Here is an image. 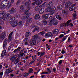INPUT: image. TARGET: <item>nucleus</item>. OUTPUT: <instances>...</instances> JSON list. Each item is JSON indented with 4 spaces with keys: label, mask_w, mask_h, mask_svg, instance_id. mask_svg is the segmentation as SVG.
Masks as SVG:
<instances>
[{
    "label": "nucleus",
    "mask_w": 78,
    "mask_h": 78,
    "mask_svg": "<svg viewBox=\"0 0 78 78\" xmlns=\"http://www.w3.org/2000/svg\"><path fill=\"white\" fill-rule=\"evenodd\" d=\"M42 17L43 19H50V16H49V15L46 14H44L42 15Z\"/></svg>",
    "instance_id": "obj_8"
},
{
    "label": "nucleus",
    "mask_w": 78,
    "mask_h": 78,
    "mask_svg": "<svg viewBox=\"0 0 78 78\" xmlns=\"http://www.w3.org/2000/svg\"><path fill=\"white\" fill-rule=\"evenodd\" d=\"M40 17H41V16L39 14H36L35 16V19H40Z\"/></svg>",
    "instance_id": "obj_23"
},
{
    "label": "nucleus",
    "mask_w": 78,
    "mask_h": 78,
    "mask_svg": "<svg viewBox=\"0 0 78 78\" xmlns=\"http://www.w3.org/2000/svg\"><path fill=\"white\" fill-rule=\"evenodd\" d=\"M7 17H6V16L5 15V12H3L2 13H0V18L2 19V21H5L7 20V19L10 18L11 17V15L10 14H8L7 16Z\"/></svg>",
    "instance_id": "obj_1"
},
{
    "label": "nucleus",
    "mask_w": 78,
    "mask_h": 78,
    "mask_svg": "<svg viewBox=\"0 0 78 78\" xmlns=\"http://www.w3.org/2000/svg\"><path fill=\"white\" fill-rule=\"evenodd\" d=\"M46 3V2H44L42 5H41V6H42L43 7H45V4Z\"/></svg>",
    "instance_id": "obj_46"
},
{
    "label": "nucleus",
    "mask_w": 78,
    "mask_h": 78,
    "mask_svg": "<svg viewBox=\"0 0 78 78\" xmlns=\"http://www.w3.org/2000/svg\"><path fill=\"white\" fill-rule=\"evenodd\" d=\"M4 66L5 67V68L6 69H7V68H8V66L5 65V64H4Z\"/></svg>",
    "instance_id": "obj_56"
},
{
    "label": "nucleus",
    "mask_w": 78,
    "mask_h": 78,
    "mask_svg": "<svg viewBox=\"0 0 78 78\" xmlns=\"http://www.w3.org/2000/svg\"><path fill=\"white\" fill-rule=\"evenodd\" d=\"M45 52H41V53H40L41 55L40 56V58H41V57H42V56H44V55H45Z\"/></svg>",
    "instance_id": "obj_33"
},
{
    "label": "nucleus",
    "mask_w": 78,
    "mask_h": 78,
    "mask_svg": "<svg viewBox=\"0 0 78 78\" xmlns=\"http://www.w3.org/2000/svg\"><path fill=\"white\" fill-rule=\"evenodd\" d=\"M72 4V2H68L66 3L65 7V8H69V6H70Z\"/></svg>",
    "instance_id": "obj_11"
},
{
    "label": "nucleus",
    "mask_w": 78,
    "mask_h": 78,
    "mask_svg": "<svg viewBox=\"0 0 78 78\" xmlns=\"http://www.w3.org/2000/svg\"><path fill=\"white\" fill-rule=\"evenodd\" d=\"M16 11L17 10L15 8L12 7L10 10H9V12H10V14H14L16 12Z\"/></svg>",
    "instance_id": "obj_6"
},
{
    "label": "nucleus",
    "mask_w": 78,
    "mask_h": 78,
    "mask_svg": "<svg viewBox=\"0 0 78 78\" xmlns=\"http://www.w3.org/2000/svg\"><path fill=\"white\" fill-rule=\"evenodd\" d=\"M49 24L50 26H51L52 24H53V25H57L58 22H57L56 20V18H55V17L54 16L51 19Z\"/></svg>",
    "instance_id": "obj_4"
},
{
    "label": "nucleus",
    "mask_w": 78,
    "mask_h": 78,
    "mask_svg": "<svg viewBox=\"0 0 78 78\" xmlns=\"http://www.w3.org/2000/svg\"><path fill=\"white\" fill-rule=\"evenodd\" d=\"M39 39V35L36 34L33 36V38L30 41V43L32 45H36V39Z\"/></svg>",
    "instance_id": "obj_2"
},
{
    "label": "nucleus",
    "mask_w": 78,
    "mask_h": 78,
    "mask_svg": "<svg viewBox=\"0 0 78 78\" xmlns=\"http://www.w3.org/2000/svg\"><path fill=\"white\" fill-rule=\"evenodd\" d=\"M5 36H6V33H5V32H2L0 35L1 38L3 40V39H5Z\"/></svg>",
    "instance_id": "obj_9"
},
{
    "label": "nucleus",
    "mask_w": 78,
    "mask_h": 78,
    "mask_svg": "<svg viewBox=\"0 0 78 78\" xmlns=\"http://www.w3.org/2000/svg\"><path fill=\"white\" fill-rule=\"evenodd\" d=\"M30 18V16L29 15H27L26 16H24L23 18L22 19V20H28Z\"/></svg>",
    "instance_id": "obj_14"
},
{
    "label": "nucleus",
    "mask_w": 78,
    "mask_h": 78,
    "mask_svg": "<svg viewBox=\"0 0 78 78\" xmlns=\"http://www.w3.org/2000/svg\"><path fill=\"white\" fill-rule=\"evenodd\" d=\"M62 60H60L59 61L58 64H59V65H61V64H62Z\"/></svg>",
    "instance_id": "obj_45"
},
{
    "label": "nucleus",
    "mask_w": 78,
    "mask_h": 78,
    "mask_svg": "<svg viewBox=\"0 0 78 78\" xmlns=\"http://www.w3.org/2000/svg\"><path fill=\"white\" fill-rule=\"evenodd\" d=\"M73 18H74V19H75V18H76V13H74L73 14Z\"/></svg>",
    "instance_id": "obj_41"
},
{
    "label": "nucleus",
    "mask_w": 78,
    "mask_h": 78,
    "mask_svg": "<svg viewBox=\"0 0 78 78\" xmlns=\"http://www.w3.org/2000/svg\"><path fill=\"white\" fill-rule=\"evenodd\" d=\"M35 60H36V58H34L33 60L30 63V64H32L35 61Z\"/></svg>",
    "instance_id": "obj_36"
},
{
    "label": "nucleus",
    "mask_w": 78,
    "mask_h": 78,
    "mask_svg": "<svg viewBox=\"0 0 78 78\" xmlns=\"http://www.w3.org/2000/svg\"><path fill=\"white\" fill-rule=\"evenodd\" d=\"M13 33V32H11L9 35L8 37V39L9 40V41H11V39L12 38V34Z\"/></svg>",
    "instance_id": "obj_18"
},
{
    "label": "nucleus",
    "mask_w": 78,
    "mask_h": 78,
    "mask_svg": "<svg viewBox=\"0 0 78 78\" xmlns=\"http://www.w3.org/2000/svg\"><path fill=\"white\" fill-rule=\"evenodd\" d=\"M66 37H64L62 39V42H64L66 39Z\"/></svg>",
    "instance_id": "obj_39"
},
{
    "label": "nucleus",
    "mask_w": 78,
    "mask_h": 78,
    "mask_svg": "<svg viewBox=\"0 0 78 78\" xmlns=\"http://www.w3.org/2000/svg\"><path fill=\"white\" fill-rule=\"evenodd\" d=\"M58 41H59V38H58V37H57L55 38L54 41V42L55 43H56L58 42Z\"/></svg>",
    "instance_id": "obj_32"
},
{
    "label": "nucleus",
    "mask_w": 78,
    "mask_h": 78,
    "mask_svg": "<svg viewBox=\"0 0 78 78\" xmlns=\"http://www.w3.org/2000/svg\"><path fill=\"white\" fill-rule=\"evenodd\" d=\"M43 1L41 0H38L37 1H36V5H41Z\"/></svg>",
    "instance_id": "obj_16"
},
{
    "label": "nucleus",
    "mask_w": 78,
    "mask_h": 78,
    "mask_svg": "<svg viewBox=\"0 0 78 78\" xmlns=\"http://www.w3.org/2000/svg\"><path fill=\"white\" fill-rule=\"evenodd\" d=\"M24 11V12H25V13L26 14H28L29 12L28 10H25L24 11Z\"/></svg>",
    "instance_id": "obj_38"
},
{
    "label": "nucleus",
    "mask_w": 78,
    "mask_h": 78,
    "mask_svg": "<svg viewBox=\"0 0 78 78\" xmlns=\"http://www.w3.org/2000/svg\"><path fill=\"white\" fill-rule=\"evenodd\" d=\"M9 23H12L13 22L12 20L11 19L9 20Z\"/></svg>",
    "instance_id": "obj_51"
},
{
    "label": "nucleus",
    "mask_w": 78,
    "mask_h": 78,
    "mask_svg": "<svg viewBox=\"0 0 78 78\" xmlns=\"http://www.w3.org/2000/svg\"><path fill=\"white\" fill-rule=\"evenodd\" d=\"M2 3L4 6L6 7H8V8H9V7L11 6V3H9V1L7 0H4L2 1V3H0V5H1Z\"/></svg>",
    "instance_id": "obj_5"
},
{
    "label": "nucleus",
    "mask_w": 78,
    "mask_h": 78,
    "mask_svg": "<svg viewBox=\"0 0 78 78\" xmlns=\"http://www.w3.org/2000/svg\"><path fill=\"white\" fill-rule=\"evenodd\" d=\"M7 39H5L4 41V42H3V48H4V47H5L7 45Z\"/></svg>",
    "instance_id": "obj_15"
},
{
    "label": "nucleus",
    "mask_w": 78,
    "mask_h": 78,
    "mask_svg": "<svg viewBox=\"0 0 78 78\" xmlns=\"http://www.w3.org/2000/svg\"><path fill=\"white\" fill-rule=\"evenodd\" d=\"M48 72L47 73H48V74H50L51 73V70H50V69L49 68H48L47 69Z\"/></svg>",
    "instance_id": "obj_30"
},
{
    "label": "nucleus",
    "mask_w": 78,
    "mask_h": 78,
    "mask_svg": "<svg viewBox=\"0 0 78 78\" xmlns=\"http://www.w3.org/2000/svg\"><path fill=\"white\" fill-rule=\"evenodd\" d=\"M47 8L46 9L45 11L46 12H50L51 13V14H53L54 12L56 10V7H53L52 8L49 7L47 6Z\"/></svg>",
    "instance_id": "obj_3"
},
{
    "label": "nucleus",
    "mask_w": 78,
    "mask_h": 78,
    "mask_svg": "<svg viewBox=\"0 0 78 78\" xmlns=\"http://www.w3.org/2000/svg\"><path fill=\"white\" fill-rule=\"evenodd\" d=\"M17 51L16 49L13 52L15 53H16Z\"/></svg>",
    "instance_id": "obj_64"
},
{
    "label": "nucleus",
    "mask_w": 78,
    "mask_h": 78,
    "mask_svg": "<svg viewBox=\"0 0 78 78\" xmlns=\"http://www.w3.org/2000/svg\"><path fill=\"white\" fill-rule=\"evenodd\" d=\"M59 33V30L57 29L54 30L52 32V33L53 34H58Z\"/></svg>",
    "instance_id": "obj_13"
},
{
    "label": "nucleus",
    "mask_w": 78,
    "mask_h": 78,
    "mask_svg": "<svg viewBox=\"0 0 78 78\" xmlns=\"http://www.w3.org/2000/svg\"><path fill=\"white\" fill-rule=\"evenodd\" d=\"M28 73H25L23 75V76L24 77H27L28 76Z\"/></svg>",
    "instance_id": "obj_37"
},
{
    "label": "nucleus",
    "mask_w": 78,
    "mask_h": 78,
    "mask_svg": "<svg viewBox=\"0 0 78 78\" xmlns=\"http://www.w3.org/2000/svg\"><path fill=\"white\" fill-rule=\"evenodd\" d=\"M3 73L2 72H0V78H2V76L3 75Z\"/></svg>",
    "instance_id": "obj_40"
},
{
    "label": "nucleus",
    "mask_w": 78,
    "mask_h": 78,
    "mask_svg": "<svg viewBox=\"0 0 78 78\" xmlns=\"http://www.w3.org/2000/svg\"><path fill=\"white\" fill-rule=\"evenodd\" d=\"M56 18L57 19H58V20H62V18H61V15H57L56 16Z\"/></svg>",
    "instance_id": "obj_27"
},
{
    "label": "nucleus",
    "mask_w": 78,
    "mask_h": 78,
    "mask_svg": "<svg viewBox=\"0 0 78 78\" xmlns=\"http://www.w3.org/2000/svg\"><path fill=\"white\" fill-rule=\"evenodd\" d=\"M0 6V8L1 9H5L6 7V6H5V5H2Z\"/></svg>",
    "instance_id": "obj_35"
},
{
    "label": "nucleus",
    "mask_w": 78,
    "mask_h": 78,
    "mask_svg": "<svg viewBox=\"0 0 78 78\" xmlns=\"http://www.w3.org/2000/svg\"><path fill=\"white\" fill-rule=\"evenodd\" d=\"M76 5V4H73L71 5V6L69 8V11H73V10H75L76 9V7H75V6Z\"/></svg>",
    "instance_id": "obj_7"
},
{
    "label": "nucleus",
    "mask_w": 78,
    "mask_h": 78,
    "mask_svg": "<svg viewBox=\"0 0 78 78\" xmlns=\"http://www.w3.org/2000/svg\"><path fill=\"white\" fill-rule=\"evenodd\" d=\"M32 20H33V19L32 18H30L29 19H28V20H27L28 22H32Z\"/></svg>",
    "instance_id": "obj_43"
},
{
    "label": "nucleus",
    "mask_w": 78,
    "mask_h": 78,
    "mask_svg": "<svg viewBox=\"0 0 78 78\" xmlns=\"http://www.w3.org/2000/svg\"><path fill=\"white\" fill-rule=\"evenodd\" d=\"M36 29L35 28L33 30V33H34V32H36Z\"/></svg>",
    "instance_id": "obj_58"
},
{
    "label": "nucleus",
    "mask_w": 78,
    "mask_h": 78,
    "mask_svg": "<svg viewBox=\"0 0 78 78\" xmlns=\"http://www.w3.org/2000/svg\"><path fill=\"white\" fill-rule=\"evenodd\" d=\"M70 37H69L68 40V42H70Z\"/></svg>",
    "instance_id": "obj_54"
},
{
    "label": "nucleus",
    "mask_w": 78,
    "mask_h": 78,
    "mask_svg": "<svg viewBox=\"0 0 78 78\" xmlns=\"http://www.w3.org/2000/svg\"><path fill=\"white\" fill-rule=\"evenodd\" d=\"M43 74H48V73H47V72H43Z\"/></svg>",
    "instance_id": "obj_53"
},
{
    "label": "nucleus",
    "mask_w": 78,
    "mask_h": 78,
    "mask_svg": "<svg viewBox=\"0 0 78 78\" xmlns=\"http://www.w3.org/2000/svg\"><path fill=\"white\" fill-rule=\"evenodd\" d=\"M45 33V32L43 31L42 32H41L39 33V34L40 35H43V36H44V34Z\"/></svg>",
    "instance_id": "obj_34"
},
{
    "label": "nucleus",
    "mask_w": 78,
    "mask_h": 78,
    "mask_svg": "<svg viewBox=\"0 0 78 78\" xmlns=\"http://www.w3.org/2000/svg\"><path fill=\"white\" fill-rule=\"evenodd\" d=\"M31 34V33L30 32H27L26 33L25 37H27L28 36H29Z\"/></svg>",
    "instance_id": "obj_29"
},
{
    "label": "nucleus",
    "mask_w": 78,
    "mask_h": 78,
    "mask_svg": "<svg viewBox=\"0 0 78 78\" xmlns=\"http://www.w3.org/2000/svg\"><path fill=\"white\" fill-rule=\"evenodd\" d=\"M19 25H22V22L21 21H20L19 22Z\"/></svg>",
    "instance_id": "obj_50"
},
{
    "label": "nucleus",
    "mask_w": 78,
    "mask_h": 78,
    "mask_svg": "<svg viewBox=\"0 0 78 78\" xmlns=\"http://www.w3.org/2000/svg\"><path fill=\"white\" fill-rule=\"evenodd\" d=\"M21 48V47H19L17 49H16L17 50V51L19 50H20Z\"/></svg>",
    "instance_id": "obj_55"
},
{
    "label": "nucleus",
    "mask_w": 78,
    "mask_h": 78,
    "mask_svg": "<svg viewBox=\"0 0 78 78\" xmlns=\"http://www.w3.org/2000/svg\"><path fill=\"white\" fill-rule=\"evenodd\" d=\"M25 50V49H23L22 50H21L20 52V53H23V51H24Z\"/></svg>",
    "instance_id": "obj_52"
},
{
    "label": "nucleus",
    "mask_w": 78,
    "mask_h": 78,
    "mask_svg": "<svg viewBox=\"0 0 78 78\" xmlns=\"http://www.w3.org/2000/svg\"><path fill=\"white\" fill-rule=\"evenodd\" d=\"M39 9V8L38 7H35V10H36V11H38Z\"/></svg>",
    "instance_id": "obj_47"
},
{
    "label": "nucleus",
    "mask_w": 78,
    "mask_h": 78,
    "mask_svg": "<svg viewBox=\"0 0 78 78\" xmlns=\"http://www.w3.org/2000/svg\"><path fill=\"white\" fill-rule=\"evenodd\" d=\"M43 23H44V25H46L47 23V21H44Z\"/></svg>",
    "instance_id": "obj_60"
},
{
    "label": "nucleus",
    "mask_w": 78,
    "mask_h": 78,
    "mask_svg": "<svg viewBox=\"0 0 78 78\" xmlns=\"http://www.w3.org/2000/svg\"><path fill=\"white\" fill-rule=\"evenodd\" d=\"M57 8L59 10H61L62 9V7L61 5H59L58 6Z\"/></svg>",
    "instance_id": "obj_31"
},
{
    "label": "nucleus",
    "mask_w": 78,
    "mask_h": 78,
    "mask_svg": "<svg viewBox=\"0 0 78 78\" xmlns=\"http://www.w3.org/2000/svg\"><path fill=\"white\" fill-rule=\"evenodd\" d=\"M31 3V2L30 1H28L26 3L25 5L26 6H28L29 5H30Z\"/></svg>",
    "instance_id": "obj_26"
},
{
    "label": "nucleus",
    "mask_w": 78,
    "mask_h": 78,
    "mask_svg": "<svg viewBox=\"0 0 78 78\" xmlns=\"http://www.w3.org/2000/svg\"><path fill=\"white\" fill-rule=\"evenodd\" d=\"M23 55H24V53H20V55L18 54V58H22V57H23Z\"/></svg>",
    "instance_id": "obj_28"
},
{
    "label": "nucleus",
    "mask_w": 78,
    "mask_h": 78,
    "mask_svg": "<svg viewBox=\"0 0 78 78\" xmlns=\"http://www.w3.org/2000/svg\"><path fill=\"white\" fill-rule=\"evenodd\" d=\"M16 59V57L15 56H13V57H11L10 58V60L12 62H14Z\"/></svg>",
    "instance_id": "obj_20"
},
{
    "label": "nucleus",
    "mask_w": 78,
    "mask_h": 78,
    "mask_svg": "<svg viewBox=\"0 0 78 78\" xmlns=\"http://www.w3.org/2000/svg\"><path fill=\"white\" fill-rule=\"evenodd\" d=\"M11 68H9L8 69L6 70L5 72V75H7L9 73H11V72H12V70H11Z\"/></svg>",
    "instance_id": "obj_10"
},
{
    "label": "nucleus",
    "mask_w": 78,
    "mask_h": 78,
    "mask_svg": "<svg viewBox=\"0 0 78 78\" xmlns=\"http://www.w3.org/2000/svg\"><path fill=\"white\" fill-rule=\"evenodd\" d=\"M70 21H71V20H69L67 22V23H68V24H69V23H70Z\"/></svg>",
    "instance_id": "obj_61"
},
{
    "label": "nucleus",
    "mask_w": 78,
    "mask_h": 78,
    "mask_svg": "<svg viewBox=\"0 0 78 78\" xmlns=\"http://www.w3.org/2000/svg\"><path fill=\"white\" fill-rule=\"evenodd\" d=\"M20 60V58H17L16 59H15L14 62V64H15V65H16V64H17V63H18L19 62V60Z\"/></svg>",
    "instance_id": "obj_19"
},
{
    "label": "nucleus",
    "mask_w": 78,
    "mask_h": 78,
    "mask_svg": "<svg viewBox=\"0 0 78 78\" xmlns=\"http://www.w3.org/2000/svg\"><path fill=\"white\" fill-rule=\"evenodd\" d=\"M45 37H51L53 36V35L51 32L46 33L44 35Z\"/></svg>",
    "instance_id": "obj_12"
},
{
    "label": "nucleus",
    "mask_w": 78,
    "mask_h": 78,
    "mask_svg": "<svg viewBox=\"0 0 78 78\" xmlns=\"http://www.w3.org/2000/svg\"><path fill=\"white\" fill-rule=\"evenodd\" d=\"M17 25H18L17 22L16 21H14L12 23V27H16Z\"/></svg>",
    "instance_id": "obj_17"
},
{
    "label": "nucleus",
    "mask_w": 78,
    "mask_h": 78,
    "mask_svg": "<svg viewBox=\"0 0 78 78\" xmlns=\"http://www.w3.org/2000/svg\"><path fill=\"white\" fill-rule=\"evenodd\" d=\"M62 54H64V53H66V51H64V50H62Z\"/></svg>",
    "instance_id": "obj_49"
},
{
    "label": "nucleus",
    "mask_w": 78,
    "mask_h": 78,
    "mask_svg": "<svg viewBox=\"0 0 78 78\" xmlns=\"http://www.w3.org/2000/svg\"><path fill=\"white\" fill-rule=\"evenodd\" d=\"M44 9H41L39 10V12L41 14H42L44 13Z\"/></svg>",
    "instance_id": "obj_25"
},
{
    "label": "nucleus",
    "mask_w": 78,
    "mask_h": 78,
    "mask_svg": "<svg viewBox=\"0 0 78 78\" xmlns=\"http://www.w3.org/2000/svg\"><path fill=\"white\" fill-rule=\"evenodd\" d=\"M62 12L63 13V14H65V13H66V11H65L64 10H62Z\"/></svg>",
    "instance_id": "obj_63"
},
{
    "label": "nucleus",
    "mask_w": 78,
    "mask_h": 78,
    "mask_svg": "<svg viewBox=\"0 0 78 78\" xmlns=\"http://www.w3.org/2000/svg\"><path fill=\"white\" fill-rule=\"evenodd\" d=\"M20 9L21 10H22L23 11H25V7L24 5H23L21 6L20 7Z\"/></svg>",
    "instance_id": "obj_21"
},
{
    "label": "nucleus",
    "mask_w": 78,
    "mask_h": 78,
    "mask_svg": "<svg viewBox=\"0 0 78 78\" xmlns=\"http://www.w3.org/2000/svg\"><path fill=\"white\" fill-rule=\"evenodd\" d=\"M27 38H26L23 41V42L25 43V42H27Z\"/></svg>",
    "instance_id": "obj_48"
},
{
    "label": "nucleus",
    "mask_w": 78,
    "mask_h": 78,
    "mask_svg": "<svg viewBox=\"0 0 78 78\" xmlns=\"http://www.w3.org/2000/svg\"><path fill=\"white\" fill-rule=\"evenodd\" d=\"M60 27H64V24L63 23V24H61L60 25Z\"/></svg>",
    "instance_id": "obj_62"
},
{
    "label": "nucleus",
    "mask_w": 78,
    "mask_h": 78,
    "mask_svg": "<svg viewBox=\"0 0 78 78\" xmlns=\"http://www.w3.org/2000/svg\"><path fill=\"white\" fill-rule=\"evenodd\" d=\"M64 35L63 34H62L60 35V36H59V38H62V37H64Z\"/></svg>",
    "instance_id": "obj_44"
},
{
    "label": "nucleus",
    "mask_w": 78,
    "mask_h": 78,
    "mask_svg": "<svg viewBox=\"0 0 78 78\" xmlns=\"http://www.w3.org/2000/svg\"><path fill=\"white\" fill-rule=\"evenodd\" d=\"M53 5L52 2H50L48 3L47 6L49 7V8H51V7H52V6H53Z\"/></svg>",
    "instance_id": "obj_22"
},
{
    "label": "nucleus",
    "mask_w": 78,
    "mask_h": 78,
    "mask_svg": "<svg viewBox=\"0 0 78 78\" xmlns=\"http://www.w3.org/2000/svg\"><path fill=\"white\" fill-rule=\"evenodd\" d=\"M36 31H38L39 30V27L37 26L35 28Z\"/></svg>",
    "instance_id": "obj_42"
},
{
    "label": "nucleus",
    "mask_w": 78,
    "mask_h": 78,
    "mask_svg": "<svg viewBox=\"0 0 78 78\" xmlns=\"http://www.w3.org/2000/svg\"><path fill=\"white\" fill-rule=\"evenodd\" d=\"M33 70L32 69H30L29 70V72L30 73H33Z\"/></svg>",
    "instance_id": "obj_57"
},
{
    "label": "nucleus",
    "mask_w": 78,
    "mask_h": 78,
    "mask_svg": "<svg viewBox=\"0 0 78 78\" xmlns=\"http://www.w3.org/2000/svg\"><path fill=\"white\" fill-rule=\"evenodd\" d=\"M11 19H12L13 20H15V17L14 16H12V17Z\"/></svg>",
    "instance_id": "obj_59"
},
{
    "label": "nucleus",
    "mask_w": 78,
    "mask_h": 78,
    "mask_svg": "<svg viewBox=\"0 0 78 78\" xmlns=\"http://www.w3.org/2000/svg\"><path fill=\"white\" fill-rule=\"evenodd\" d=\"M6 53V50H4L2 51V53L1 54V57H3L5 56V53Z\"/></svg>",
    "instance_id": "obj_24"
}]
</instances>
